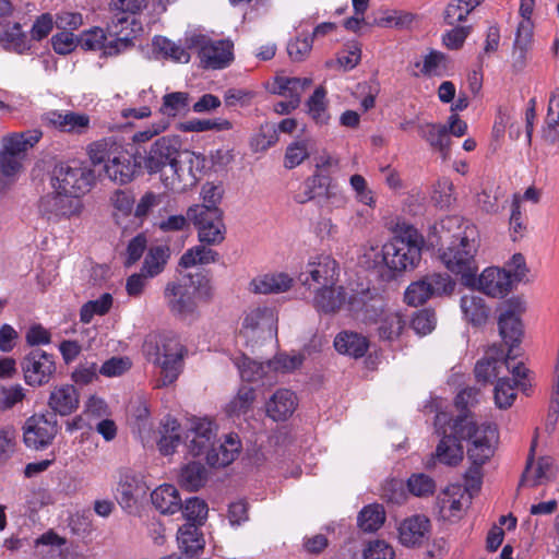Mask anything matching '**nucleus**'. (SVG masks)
Masks as SVG:
<instances>
[{
  "label": "nucleus",
  "mask_w": 559,
  "mask_h": 559,
  "mask_svg": "<svg viewBox=\"0 0 559 559\" xmlns=\"http://www.w3.org/2000/svg\"><path fill=\"white\" fill-rule=\"evenodd\" d=\"M435 427L437 435L441 437L436 456L443 464H459L463 460V447L460 441H471L467 456L472 466L465 473L463 488L472 498L483 483L481 466L493 455L498 441L496 426L486 423L477 426L468 416L460 417L451 424L445 412H439L435 417Z\"/></svg>",
  "instance_id": "f257e3e1"
},
{
  "label": "nucleus",
  "mask_w": 559,
  "mask_h": 559,
  "mask_svg": "<svg viewBox=\"0 0 559 559\" xmlns=\"http://www.w3.org/2000/svg\"><path fill=\"white\" fill-rule=\"evenodd\" d=\"M199 163L193 152L181 150L178 136L166 135L151 145L140 165L150 175L159 174L166 189L181 192L197 183Z\"/></svg>",
  "instance_id": "f03ea898"
},
{
  "label": "nucleus",
  "mask_w": 559,
  "mask_h": 559,
  "mask_svg": "<svg viewBox=\"0 0 559 559\" xmlns=\"http://www.w3.org/2000/svg\"><path fill=\"white\" fill-rule=\"evenodd\" d=\"M424 238L413 226L401 227L381 250V261L392 271L414 269L421 258Z\"/></svg>",
  "instance_id": "7ed1b4c3"
},
{
  "label": "nucleus",
  "mask_w": 559,
  "mask_h": 559,
  "mask_svg": "<svg viewBox=\"0 0 559 559\" xmlns=\"http://www.w3.org/2000/svg\"><path fill=\"white\" fill-rule=\"evenodd\" d=\"M43 138L39 129L25 132H12L1 139L0 173L13 181L23 169L27 152Z\"/></svg>",
  "instance_id": "20e7f679"
},
{
  "label": "nucleus",
  "mask_w": 559,
  "mask_h": 559,
  "mask_svg": "<svg viewBox=\"0 0 559 559\" xmlns=\"http://www.w3.org/2000/svg\"><path fill=\"white\" fill-rule=\"evenodd\" d=\"M478 242H455L450 245L440 253L443 265L453 274L461 277L463 285L473 287L476 284L478 264L475 259Z\"/></svg>",
  "instance_id": "39448f33"
},
{
  "label": "nucleus",
  "mask_w": 559,
  "mask_h": 559,
  "mask_svg": "<svg viewBox=\"0 0 559 559\" xmlns=\"http://www.w3.org/2000/svg\"><path fill=\"white\" fill-rule=\"evenodd\" d=\"M94 179V171L91 168L72 162L57 165L51 181L53 189L81 197L91 189Z\"/></svg>",
  "instance_id": "423d86ee"
},
{
  "label": "nucleus",
  "mask_w": 559,
  "mask_h": 559,
  "mask_svg": "<svg viewBox=\"0 0 559 559\" xmlns=\"http://www.w3.org/2000/svg\"><path fill=\"white\" fill-rule=\"evenodd\" d=\"M110 20L107 22L106 31L110 37L106 52L108 56H118L129 49L133 44V38L142 31L141 24L130 14L118 11H111Z\"/></svg>",
  "instance_id": "0eeeda50"
},
{
  "label": "nucleus",
  "mask_w": 559,
  "mask_h": 559,
  "mask_svg": "<svg viewBox=\"0 0 559 559\" xmlns=\"http://www.w3.org/2000/svg\"><path fill=\"white\" fill-rule=\"evenodd\" d=\"M188 218L195 226L201 243L215 246L225 239L226 228L221 209L209 210L204 206H189Z\"/></svg>",
  "instance_id": "6e6552de"
},
{
  "label": "nucleus",
  "mask_w": 559,
  "mask_h": 559,
  "mask_svg": "<svg viewBox=\"0 0 559 559\" xmlns=\"http://www.w3.org/2000/svg\"><path fill=\"white\" fill-rule=\"evenodd\" d=\"M340 277L338 263L330 254H316L309 258L298 275L304 287L313 290L318 286L337 284Z\"/></svg>",
  "instance_id": "1a4fd4ad"
},
{
  "label": "nucleus",
  "mask_w": 559,
  "mask_h": 559,
  "mask_svg": "<svg viewBox=\"0 0 559 559\" xmlns=\"http://www.w3.org/2000/svg\"><path fill=\"white\" fill-rule=\"evenodd\" d=\"M187 43L190 49L198 50L200 60L205 68H225L234 58V45L230 40H212L204 35H192L187 39Z\"/></svg>",
  "instance_id": "9d476101"
},
{
  "label": "nucleus",
  "mask_w": 559,
  "mask_h": 559,
  "mask_svg": "<svg viewBox=\"0 0 559 559\" xmlns=\"http://www.w3.org/2000/svg\"><path fill=\"white\" fill-rule=\"evenodd\" d=\"M147 491L148 486L141 474L130 468L119 471L115 498L123 510L133 511L146 497Z\"/></svg>",
  "instance_id": "9b49d317"
},
{
  "label": "nucleus",
  "mask_w": 559,
  "mask_h": 559,
  "mask_svg": "<svg viewBox=\"0 0 559 559\" xmlns=\"http://www.w3.org/2000/svg\"><path fill=\"white\" fill-rule=\"evenodd\" d=\"M58 432L55 414H35L23 425V440L27 448L39 450L51 443Z\"/></svg>",
  "instance_id": "f8f14e48"
},
{
  "label": "nucleus",
  "mask_w": 559,
  "mask_h": 559,
  "mask_svg": "<svg viewBox=\"0 0 559 559\" xmlns=\"http://www.w3.org/2000/svg\"><path fill=\"white\" fill-rule=\"evenodd\" d=\"M197 288L192 284L169 282L164 298L169 311L177 318L187 319L197 313Z\"/></svg>",
  "instance_id": "ddd939ff"
},
{
  "label": "nucleus",
  "mask_w": 559,
  "mask_h": 559,
  "mask_svg": "<svg viewBox=\"0 0 559 559\" xmlns=\"http://www.w3.org/2000/svg\"><path fill=\"white\" fill-rule=\"evenodd\" d=\"M82 206L80 195L53 189V192L44 195L39 200L38 211L48 221H58L79 215Z\"/></svg>",
  "instance_id": "4468645a"
},
{
  "label": "nucleus",
  "mask_w": 559,
  "mask_h": 559,
  "mask_svg": "<svg viewBox=\"0 0 559 559\" xmlns=\"http://www.w3.org/2000/svg\"><path fill=\"white\" fill-rule=\"evenodd\" d=\"M312 293L311 305L318 312L333 314L341 311L346 305L349 310H357L356 298H349L346 289L341 285L318 286Z\"/></svg>",
  "instance_id": "2eb2a0df"
},
{
  "label": "nucleus",
  "mask_w": 559,
  "mask_h": 559,
  "mask_svg": "<svg viewBox=\"0 0 559 559\" xmlns=\"http://www.w3.org/2000/svg\"><path fill=\"white\" fill-rule=\"evenodd\" d=\"M471 501L463 486L449 485L437 497L438 512L443 520L455 522L465 514Z\"/></svg>",
  "instance_id": "dca6fc26"
},
{
  "label": "nucleus",
  "mask_w": 559,
  "mask_h": 559,
  "mask_svg": "<svg viewBox=\"0 0 559 559\" xmlns=\"http://www.w3.org/2000/svg\"><path fill=\"white\" fill-rule=\"evenodd\" d=\"M25 382L29 385H43L52 378L56 366L51 355L44 350H32L22 362Z\"/></svg>",
  "instance_id": "f3484780"
},
{
  "label": "nucleus",
  "mask_w": 559,
  "mask_h": 559,
  "mask_svg": "<svg viewBox=\"0 0 559 559\" xmlns=\"http://www.w3.org/2000/svg\"><path fill=\"white\" fill-rule=\"evenodd\" d=\"M432 234L440 240L455 242H468L478 239L476 226L457 215H450L440 219L433 225Z\"/></svg>",
  "instance_id": "a211bd4d"
},
{
  "label": "nucleus",
  "mask_w": 559,
  "mask_h": 559,
  "mask_svg": "<svg viewBox=\"0 0 559 559\" xmlns=\"http://www.w3.org/2000/svg\"><path fill=\"white\" fill-rule=\"evenodd\" d=\"M45 126L70 134H84L91 127L90 116L72 110H50L43 115Z\"/></svg>",
  "instance_id": "6ab92c4d"
},
{
  "label": "nucleus",
  "mask_w": 559,
  "mask_h": 559,
  "mask_svg": "<svg viewBox=\"0 0 559 559\" xmlns=\"http://www.w3.org/2000/svg\"><path fill=\"white\" fill-rule=\"evenodd\" d=\"M215 437L216 427L211 420L205 418L194 419L185 435L188 452L192 456L204 453L207 455V452L215 445Z\"/></svg>",
  "instance_id": "aec40b11"
},
{
  "label": "nucleus",
  "mask_w": 559,
  "mask_h": 559,
  "mask_svg": "<svg viewBox=\"0 0 559 559\" xmlns=\"http://www.w3.org/2000/svg\"><path fill=\"white\" fill-rule=\"evenodd\" d=\"M276 318L272 309L257 307L245 317L240 333L246 338H271L275 331Z\"/></svg>",
  "instance_id": "412c9836"
},
{
  "label": "nucleus",
  "mask_w": 559,
  "mask_h": 559,
  "mask_svg": "<svg viewBox=\"0 0 559 559\" xmlns=\"http://www.w3.org/2000/svg\"><path fill=\"white\" fill-rule=\"evenodd\" d=\"M188 354L186 347L162 356L158 360H148L159 368V377L156 380V388H165L175 383L183 370L185 358Z\"/></svg>",
  "instance_id": "4be33fe9"
},
{
  "label": "nucleus",
  "mask_w": 559,
  "mask_h": 559,
  "mask_svg": "<svg viewBox=\"0 0 559 559\" xmlns=\"http://www.w3.org/2000/svg\"><path fill=\"white\" fill-rule=\"evenodd\" d=\"M511 284L512 281L509 280L506 270L487 267L478 278L476 277V284L473 287L477 286L480 292L490 297L502 298L511 290Z\"/></svg>",
  "instance_id": "5701e85b"
},
{
  "label": "nucleus",
  "mask_w": 559,
  "mask_h": 559,
  "mask_svg": "<svg viewBox=\"0 0 559 559\" xmlns=\"http://www.w3.org/2000/svg\"><path fill=\"white\" fill-rule=\"evenodd\" d=\"M136 164L132 155L123 151H115L109 162L104 165L105 176L119 185L130 182L135 174Z\"/></svg>",
  "instance_id": "b1692460"
},
{
  "label": "nucleus",
  "mask_w": 559,
  "mask_h": 559,
  "mask_svg": "<svg viewBox=\"0 0 559 559\" xmlns=\"http://www.w3.org/2000/svg\"><path fill=\"white\" fill-rule=\"evenodd\" d=\"M186 347L177 335L170 332L150 334L143 344V353L147 360H158L162 356Z\"/></svg>",
  "instance_id": "393cba45"
},
{
  "label": "nucleus",
  "mask_w": 559,
  "mask_h": 559,
  "mask_svg": "<svg viewBox=\"0 0 559 559\" xmlns=\"http://www.w3.org/2000/svg\"><path fill=\"white\" fill-rule=\"evenodd\" d=\"M430 521L427 516L416 514L405 519L399 526V539L406 547L420 545L428 536Z\"/></svg>",
  "instance_id": "a878e982"
},
{
  "label": "nucleus",
  "mask_w": 559,
  "mask_h": 559,
  "mask_svg": "<svg viewBox=\"0 0 559 559\" xmlns=\"http://www.w3.org/2000/svg\"><path fill=\"white\" fill-rule=\"evenodd\" d=\"M297 407V397L294 392L287 389H280L267 400L266 414L273 420H286L293 415Z\"/></svg>",
  "instance_id": "bb28decb"
},
{
  "label": "nucleus",
  "mask_w": 559,
  "mask_h": 559,
  "mask_svg": "<svg viewBox=\"0 0 559 559\" xmlns=\"http://www.w3.org/2000/svg\"><path fill=\"white\" fill-rule=\"evenodd\" d=\"M241 448L240 439L236 433L226 435L223 443L214 445L206 455V462L213 467H224L238 456Z\"/></svg>",
  "instance_id": "cd10ccee"
},
{
  "label": "nucleus",
  "mask_w": 559,
  "mask_h": 559,
  "mask_svg": "<svg viewBox=\"0 0 559 559\" xmlns=\"http://www.w3.org/2000/svg\"><path fill=\"white\" fill-rule=\"evenodd\" d=\"M498 324L501 337L509 345L508 357L515 359L518 354L514 353V348L521 342L522 323L513 310H507L500 314Z\"/></svg>",
  "instance_id": "c85d7f7f"
},
{
  "label": "nucleus",
  "mask_w": 559,
  "mask_h": 559,
  "mask_svg": "<svg viewBox=\"0 0 559 559\" xmlns=\"http://www.w3.org/2000/svg\"><path fill=\"white\" fill-rule=\"evenodd\" d=\"M79 393L73 385L64 384L55 388L49 396L48 405L52 414L68 416L79 407Z\"/></svg>",
  "instance_id": "c756f323"
},
{
  "label": "nucleus",
  "mask_w": 559,
  "mask_h": 559,
  "mask_svg": "<svg viewBox=\"0 0 559 559\" xmlns=\"http://www.w3.org/2000/svg\"><path fill=\"white\" fill-rule=\"evenodd\" d=\"M294 280L286 273H271L258 276L250 282V290L255 294H281L289 290Z\"/></svg>",
  "instance_id": "7c9ffc66"
},
{
  "label": "nucleus",
  "mask_w": 559,
  "mask_h": 559,
  "mask_svg": "<svg viewBox=\"0 0 559 559\" xmlns=\"http://www.w3.org/2000/svg\"><path fill=\"white\" fill-rule=\"evenodd\" d=\"M419 135L444 157L448 155L451 139L448 134V127L441 123L425 122L418 126Z\"/></svg>",
  "instance_id": "2f4dec72"
},
{
  "label": "nucleus",
  "mask_w": 559,
  "mask_h": 559,
  "mask_svg": "<svg viewBox=\"0 0 559 559\" xmlns=\"http://www.w3.org/2000/svg\"><path fill=\"white\" fill-rule=\"evenodd\" d=\"M152 503L163 514H174L182 509V501L173 485H160L151 493Z\"/></svg>",
  "instance_id": "473e14b6"
},
{
  "label": "nucleus",
  "mask_w": 559,
  "mask_h": 559,
  "mask_svg": "<svg viewBox=\"0 0 559 559\" xmlns=\"http://www.w3.org/2000/svg\"><path fill=\"white\" fill-rule=\"evenodd\" d=\"M334 347L340 354L359 358L366 354L369 343L368 340L359 333L344 331L335 336Z\"/></svg>",
  "instance_id": "72a5a7b5"
},
{
  "label": "nucleus",
  "mask_w": 559,
  "mask_h": 559,
  "mask_svg": "<svg viewBox=\"0 0 559 559\" xmlns=\"http://www.w3.org/2000/svg\"><path fill=\"white\" fill-rule=\"evenodd\" d=\"M0 44L7 50L23 53L31 48L26 34L20 23L0 24Z\"/></svg>",
  "instance_id": "f704fd0d"
},
{
  "label": "nucleus",
  "mask_w": 559,
  "mask_h": 559,
  "mask_svg": "<svg viewBox=\"0 0 559 559\" xmlns=\"http://www.w3.org/2000/svg\"><path fill=\"white\" fill-rule=\"evenodd\" d=\"M533 34L528 22L518 26L512 51V67L522 71L527 62V52L532 44Z\"/></svg>",
  "instance_id": "c9c22d12"
},
{
  "label": "nucleus",
  "mask_w": 559,
  "mask_h": 559,
  "mask_svg": "<svg viewBox=\"0 0 559 559\" xmlns=\"http://www.w3.org/2000/svg\"><path fill=\"white\" fill-rule=\"evenodd\" d=\"M170 258V249L167 246L159 245L151 247L143 260L141 272L151 278L159 275Z\"/></svg>",
  "instance_id": "e433bc0d"
},
{
  "label": "nucleus",
  "mask_w": 559,
  "mask_h": 559,
  "mask_svg": "<svg viewBox=\"0 0 559 559\" xmlns=\"http://www.w3.org/2000/svg\"><path fill=\"white\" fill-rule=\"evenodd\" d=\"M461 310L465 319L474 325H481L488 318V308L484 299L474 294H466L461 298Z\"/></svg>",
  "instance_id": "4c0bfd02"
},
{
  "label": "nucleus",
  "mask_w": 559,
  "mask_h": 559,
  "mask_svg": "<svg viewBox=\"0 0 559 559\" xmlns=\"http://www.w3.org/2000/svg\"><path fill=\"white\" fill-rule=\"evenodd\" d=\"M179 548L188 556L197 555L204 547L203 535L194 524L182 525L177 535Z\"/></svg>",
  "instance_id": "58836bf2"
},
{
  "label": "nucleus",
  "mask_w": 559,
  "mask_h": 559,
  "mask_svg": "<svg viewBox=\"0 0 559 559\" xmlns=\"http://www.w3.org/2000/svg\"><path fill=\"white\" fill-rule=\"evenodd\" d=\"M180 425L174 418H167L162 425L160 439L158 448L162 454H173L176 448L181 443V435L179 432Z\"/></svg>",
  "instance_id": "ea45409f"
},
{
  "label": "nucleus",
  "mask_w": 559,
  "mask_h": 559,
  "mask_svg": "<svg viewBox=\"0 0 559 559\" xmlns=\"http://www.w3.org/2000/svg\"><path fill=\"white\" fill-rule=\"evenodd\" d=\"M217 259L218 253L215 250L204 245H199L187 250L181 255L179 264L185 269H189L199 264H210L216 262Z\"/></svg>",
  "instance_id": "a19ab883"
},
{
  "label": "nucleus",
  "mask_w": 559,
  "mask_h": 559,
  "mask_svg": "<svg viewBox=\"0 0 559 559\" xmlns=\"http://www.w3.org/2000/svg\"><path fill=\"white\" fill-rule=\"evenodd\" d=\"M311 84V80L304 78L277 76L273 83V93L286 98L301 96L304 91Z\"/></svg>",
  "instance_id": "79ce46f5"
},
{
  "label": "nucleus",
  "mask_w": 559,
  "mask_h": 559,
  "mask_svg": "<svg viewBox=\"0 0 559 559\" xmlns=\"http://www.w3.org/2000/svg\"><path fill=\"white\" fill-rule=\"evenodd\" d=\"M206 481V469L201 463L192 462L182 467L180 485L189 491H195Z\"/></svg>",
  "instance_id": "37998d69"
},
{
  "label": "nucleus",
  "mask_w": 559,
  "mask_h": 559,
  "mask_svg": "<svg viewBox=\"0 0 559 559\" xmlns=\"http://www.w3.org/2000/svg\"><path fill=\"white\" fill-rule=\"evenodd\" d=\"M509 357L504 360H500L497 357L488 356L485 359L478 361L475 366V376L478 381L489 382L492 379L498 378L501 373L502 368H509Z\"/></svg>",
  "instance_id": "c03bdc74"
},
{
  "label": "nucleus",
  "mask_w": 559,
  "mask_h": 559,
  "mask_svg": "<svg viewBox=\"0 0 559 559\" xmlns=\"http://www.w3.org/2000/svg\"><path fill=\"white\" fill-rule=\"evenodd\" d=\"M381 338L392 341L399 337L405 326V321L399 312L389 309L378 322Z\"/></svg>",
  "instance_id": "a18cd8bd"
},
{
  "label": "nucleus",
  "mask_w": 559,
  "mask_h": 559,
  "mask_svg": "<svg viewBox=\"0 0 559 559\" xmlns=\"http://www.w3.org/2000/svg\"><path fill=\"white\" fill-rule=\"evenodd\" d=\"M313 143L310 139H300L292 142L285 153L284 167L293 169L299 166L310 155Z\"/></svg>",
  "instance_id": "49530a36"
},
{
  "label": "nucleus",
  "mask_w": 559,
  "mask_h": 559,
  "mask_svg": "<svg viewBox=\"0 0 559 559\" xmlns=\"http://www.w3.org/2000/svg\"><path fill=\"white\" fill-rule=\"evenodd\" d=\"M308 114L318 124H325L330 115L328 112L326 91L319 86L307 102Z\"/></svg>",
  "instance_id": "de8ad7c7"
},
{
  "label": "nucleus",
  "mask_w": 559,
  "mask_h": 559,
  "mask_svg": "<svg viewBox=\"0 0 559 559\" xmlns=\"http://www.w3.org/2000/svg\"><path fill=\"white\" fill-rule=\"evenodd\" d=\"M112 306V296L109 293L103 294L95 300L85 302L80 311V319L83 323H90L94 316L106 314Z\"/></svg>",
  "instance_id": "09e8293b"
},
{
  "label": "nucleus",
  "mask_w": 559,
  "mask_h": 559,
  "mask_svg": "<svg viewBox=\"0 0 559 559\" xmlns=\"http://www.w3.org/2000/svg\"><path fill=\"white\" fill-rule=\"evenodd\" d=\"M235 365L239 370L241 379L247 382L257 381L269 372L266 362H258L246 356L237 358Z\"/></svg>",
  "instance_id": "8fccbe9b"
},
{
  "label": "nucleus",
  "mask_w": 559,
  "mask_h": 559,
  "mask_svg": "<svg viewBox=\"0 0 559 559\" xmlns=\"http://www.w3.org/2000/svg\"><path fill=\"white\" fill-rule=\"evenodd\" d=\"M153 46L165 57L176 62L187 63L190 60V53L180 45L169 40L166 37L157 36L153 40Z\"/></svg>",
  "instance_id": "3c124183"
},
{
  "label": "nucleus",
  "mask_w": 559,
  "mask_h": 559,
  "mask_svg": "<svg viewBox=\"0 0 559 559\" xmlns=\"http://www.w3.org/2000/svg\"><path fill=\"white\" fill-rule=\"evenodd\" d=\"M189 107V94L186 92H173L163 96L160 112L167 117H176Z\"/></svg>",
  "instance_id": "603ef678"
},
{
  "label": "nucleus",
  "mask_w": 559,
  "mask_h": 559,
  "mask_svg": "<svg viewBox=\"0 0 559 559\" xmlns=\"http://www.w3.org/2000/svg\"><path fill=\"white\" fill-rule=\"evenodd\" d=\"M384 511L378 504L365 507L358 515V525L365 532L377 531L384 522Z\"/></svg>",
  "instance_id": "864d4df0"
},
{
  "label": "nucleus",
  "mask_w": 559,
  "mask_h": 559,
  "mask_svg": "<svg viewBox=\"0 0 559 559\" xmlns=\"http://www.w3.org/2000/svg\"><path fill=\"white\" fill-rule=\"evenodd\" d=\"M107 31L100 27H93L85 31L79 41L82 48L87 50H103V55L109 57L106 52L109 41H107Z\"/></svg>",
  "instance_id": "5fc2aeb1"
},
{
  "label": "nucleus",
  "mask_w": 559,
  "mask_h": 559,
  "mask_svg": "<svg viewBox=\"0 0 559 559\" xmlns=\"http://www.w3.org/2000/svg\"><path fill=\"white\" fill-rule=\"evenodd\" d=\"M321 189H323V191L320 197H322L323 202L328 207L342 209L347 204V195L331 178L325 177V185Z\"/></svg>",
  "instance_id": "6e6d98bb"
},
{
  "label": "nucleus",
  "mask_w": 559,
  "mask_h": 559,
  "mask_svg": "<svg viewBox=\"0 0 559 559\" xmlns=\"http://www.w3.org/2000/svg\"><path fill=\"white\" fill-rule=\"evenodd\" d=\"M431 296H449L455 288V282L447 273H430L424 276Z\"/></svg>",
  "instance_id": "4d7b16f0"
},
{
  "label": "nucleus",
  "mask_w": 559,
  "mask_h": 559,
  "mask_svg": "<svg viewBox=\"0 0 559 559\" xmlns=\"http://www.w3.org/2000/svg\"><path fill=\"white\" fill-rule=\"evenodd\" d=\"M17 450V430L12 425L0 428V463L10 460Z\"/></svg>",
  "instance_id": "13d9d810"
},
{
  "label": "nucleus",
  "mask_w": 559,
  "mask_h": 559,
  "mask_svg": "<svg viewBox=\"0 0 559 559\" xmlns=\"http://www.w3.org/2000/svg\"><path fill=\"white\" fill-rule=\"evenodd\" d=\"M479 397V390L475 388H466L462 390L455 397V406L461 409V414L457 415L455 418H451L448 413L447 416L449 418V421L453 424L454 420L459 419L460 417L468 416L477 426H479L473 415L467 412V408L469 406H474L476 403H478Z\"/></svg>",
  "instance_id": "bf43d9fd"
},
{
  "label": "nucleus",
  "mask_w": 559,
  "mask_h": 559,
  "mask_svg": "<svg viewBox=\"0 0 559 559\" xmlns=\"http://www.w3.org/2000/svg\"><path fill=\"white\" fill-rule=\"evenodd\" d=\"M407 488L412 495L426 498L433 495L436 481L426 474H413L407 480Z\"/></svg>",
  "instance_id": "052dcab7"
},
{
  "label": "nucleus",
  "mask_w": 559,
  "mask_h": 559,
  "mask_svg": "<svg viewBox=\"0 0 559 559\" xmlns=\"http://www.w3.org/2000/svg\"><path fill=\"white\" fill-rule=\"evenodd\" d=\"M551 466H552L551 459L542 457L538 461L536 468L533 472H531L530 471L531 461H528L527 467H526V469L522 476V479H521V485L528 484L532 487L539 485L543 481V479H546L549 477V472L551 469Z\"/></svg>",
  "instance_id": "680f3d73"
},
{
  "label": "nucleus",
  "mask_w": 559,
  "mask_h": 559,
  "mask_svg": "<svg viewBox=\"0 0 559 559\" xmlns=\"http://www.w3.org/2000/svg\"><path fill=\"white\" fill-rule=\"evenodd\" d=\"M304 361V357L300 354H278L272 360L266 361V367L269 372H290L296 370L301 366Z\"/></svg>",
  "instance_id": "e2e57ef3"
},
{
  "label": "nucleus",
  "mask_w": 559,
  "mask_h": 559,
  "mask_svg": "<svg viewBox=\"0 0 559 559\" xmlns=\"http://www.w3.org/2000/svg\"><path fill=\"white\" fill-rule=\"evenodd\" d=\"M182 513L183 516L187 519V524H202L203 521L206 519L207 515V506L206 503L197 498H190L187 499L185 506L182 504Z\"/></svg>",
  "instance_id": "0e129e2a"
},
{
  "label": "nucleus",
  "mask_w": 559,
  "mask_h": 559,
  "mask_svg": "<svg viewBox=\"0 0 559 559\" xmlns=\"http://www.w3.org/2000/svg\"><path fill=\"white\" fill-rule=\"evenodd\" d=\"M430 297H432L431 290H429L428 283H426L424 277L412 283L404 294L405 302L414 307L425 304Z\"/></svg>",
  "instance_id": "69168bd1"
},
{
  "label": "nucleus",
  "mask_w": 559,
  "mask_h": 559,
  "mask_svg": "<svg viewBox=\"0 0 559 559\" xmlns=\"http://www.w3.org/2000/svg\"><path fill=\"white\" fill-rule=\"evenodd\" d=\"M515 399V385L509 378H499L495 388V402L499 408H508Z\"/></svg>",
  "instance_id": "338daca9"
},
{
  "label": "nucleus",
  "mask_w": 559,
  "mask_h": 559,
  "mask_svg": "<svg viewBox=\"0 0 559 559\" xmlns=\"http://www.w3.org/2000/svg\"><path fill=\"white\" fill-rule=\"evenodd\" d=\"M364 559H394L393 547L382 539L370 540L364 549Z\"/></svg>",
  "instance_id": "774afa93"
}]
</instances>
